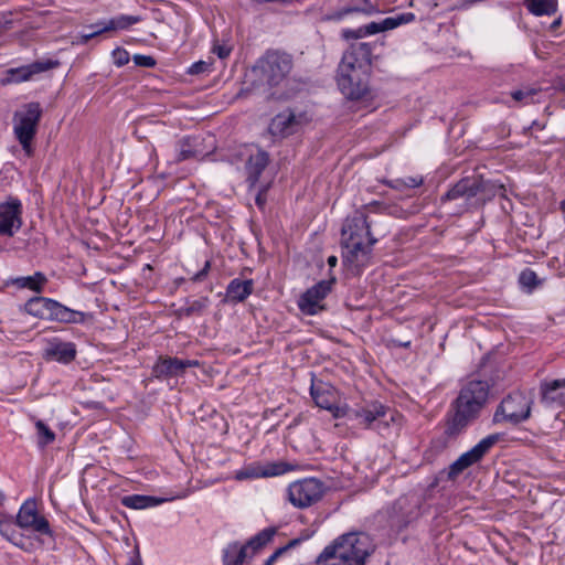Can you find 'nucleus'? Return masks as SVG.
I'll return each mask as SVG.
<instances>
[{
  "label": "nucleus",
  "instance_id": "nucleus-31",
  "mask_svg": "<svg viewBox=\"0 0 565 565\" xmlns=\"http://www.w3.org/2000/svg\"><path fill=\"white\" fill-rule=\"evenodd\" d=\"M247 557V546H241L238 543L230 544L223 554L224 565H243Z\"/></svg>",
  "mask_w": 565,
  "mask_h": 565
},
{
  "label": "nucleus",
  "instance_id": "nucleus-52",
  "mask_svg": "<svg viewBox=\"0 0 565 565\" xmlns=\"http://www.w3.org/2000/svg\"><path fill=\"white\" fill-rule=\"evenodd\" d=\"M212 51L220 58H226L231 53V47H228L226 45H214Z\"/></svg>",
  "mask_w": 565,
  "mask_h": 565
},
{
  "label": "nucleus",
  "instance_id": "nucleus-28",
  "mask_svg": "<svg viewBox=\"0 0 565 565\" xmlns=\"http://www.w3.org/2000/svg\"><path fill=\"white\" fill-rule=\"evenodd\" d=\"M46 281L47 278L45 275L41 271H36L32 276L13 278L10 282L21 289L25 288L35 292H41Z\"/></svg>",
  "mask_w": 565,
  "mask_h": 565
},
{
  "label": "nucleus",
  "instance_id": "nucleus-22",
  "mask_svg": "<svg viewBox=\"0 0 565 565\" xmlns=\"http://www.w3.org/2000/svg\"><path fill=\"white\" fill-rule=\"evenodd\" d=\"M269 163V156L266 151L258 149L248 157L245 164L246 182L248 188L253 189L259 181V177Z\"/></svg>",
  "mask_w": 565,
  "mask_h": 565
},
{
  "label": "nucleus",
  "instance_id": "nucleus-25",
  "mask_svg": "<svg viewBox=\"0 0 565 565\" xmlns=\"http://www.w3.org/2000/svg\"><path fill=\"white\" fill-rule=\"evenodd\" d=\"M355 418L359 425L364 428H371L376 420H383L384 415V405L374 402L367 404L365 407L354 411Z\"/></svg>",
  "mask_w": 565,
  "mask_h": 565
},
{
  "label": "nucleus",
  "instance_id": "nucleus-21",
  "mask_svg": "<svg viewBox=\"0 0 565 565\" xmlns=\"http://www.w3.org/2000/svg\"><path fill=\"white\" fill-rule=\"evenodd\" d=\"M57 62H34L29 65H23L7 71V76L3 79L4 84L21 83L32 78L33 75L54 68Z\"/></svg>",
  "mask_w": 565,
  "mask_h": 565
},
{
  "label": "nucleus",
  "instance_id": "nucleus-4",
  "mask_svg": "<svg viewBox=\"0 0 565 565\" xmlns=\"http://www.w3.org/2000/svg\"><path fill=\"white\" fill-rule=\"evenodd\" d=\"M371 554V541L363 532H350L324 547L316 565H364Z\"/></svg>",
  "mask_w": 565,
  "mask_h": 565
},
{
  "label": "nucleus",
  "instance_id": "nucleus-17",
  "mask_svg": "<svg viewBox=\"0 0 565 565\" xmlns=\"http://www.w3.org/2000/svg\"><path fill=\"white\" fill-rule=\"evenodd\" d=\"M196 360H180L178 358L160 356L152 369L156 377H170L183 374L188 367L198 366Z\"/></svg>",
  "mask_w": 565,
  "mask_h": 565
},
{
  "label": "nucleus",
  "instance_id": "nucleus-37",
  "mask_svg": "<svg viewBox=\"0 0 565 565\" xmlns=\"http://www.w3.org/2000/svg\"><path fill=\"white\" fill-rule=\"evenodd\" d=\"M395 509L407 510L403 515V522L407 524L418 516L419 505L417 502H411L407 498H401L396 501Z\"/></svg>",
  "mask_w": 565,
  "mask_h": 565
},
{
  "label": "nucleus",
  "instance_id": "nucleus-57",
  "mask_svg": "<svg viewBox=\"0 0 565 565\" xmlns=\"http://www.w3.org/2000/svg\"><path fill=\"white\" fill-rule=\"evenodd\" d=\"M286 552H287V547L281 546V547L277 548V550L271 554V556L277 561V558H278L279 556H281L284 553H286Z\"/></svg>",
  "mask_w": 565,
  "mask_h": 565
},
{
  "label": "nucleus",
  "instance_id": "nucleus-5",
  "mask_svg": "<svg viewBox=\"0 0 565 565\" xmlns=\"http://www.w3.org/2000/svg\"><path fill=\"white\" fill-rule=\"evenodd\" d=\"M503 185H498L482 175L466 177L459 180L446 194L443 201L463 200L466 209H478L495 196Z\"/></svg>",
  "mask_w": 565,
  "mask_h": 565
},
{
  "label": "nucleus",
  "instance_id": "nucleus-59",
  "mask_svg": "<svg viewBox=\"0 0 565 565\" xmlns=\"http://www.w3.org/2000/svg\"><path fill=\"white\" fill-rule=\"evenodd\" d=\"M327 262L330 267H334L338 263V259L335 256H329Z\"/></svg>",
  "mask_w": 565,
  "mask_h": 565
},
{
  "label": "nucleus",
  "instance_id": "nucleus-19",
  "mask_svg": "<svg viewBox=\"0 0 565 565\" xmlns=\"http://www.w3.org/2000/svg\"><path fill=\"white\" fill-rule=\"evenodd\" d=\"M540 395L541 402L548 407H565V379L541 382Z\"/></svg>",
  "mask_w": 565,
  "mask_h": 565
},
{
  "label": "nucleus",
  "instance_id": "nucleus-8",
  "mask_svg": "<svg viewBox=\"0 0 565 565\" xmlns=\"http://www.w3.org/2000/svg\"><path fill=\"white\" fill-rule=\"evenodd\" d=\"M532 404L533 401L524 393L513 392L500 403L493 419L495 423L504 420L516 425L530 417Z\"/></svg>",
  "mask_w": 565,
  "mask_h": 565
},
{
  "label": "nucleus",
  "instance_id": "nucleus-12",
  "mask_svg": "<svg viewBox=\"0 0 565 565\" xmlns=\"http://www.w3.org/2000/svg\"><path fill=\"white\" fill-rule=\"evenodd\" d=\"M335 278L320 280L311 288L307 289L298 300V307L305 315L313 316L326 309L322 301L332 290Z\"/></svg>",
  "mask_w": 565,
  "mask_h": 565
},
{
  "label": "nucleus",
  "instance_id": "nucleus-36",
  "mask_svg": "<svg viewBox=\"0 0 565 565\" xmlns=\"http://www.w3.org/2000/svg\"><path fill=\"white\" fill-rule=\"evenodd\" d=\"M195 139L190 137L181 139L177 145V161H184L198 157L200 153L195 149Z\"/></svg>",
  "mask_w": 565,
  "mask_h": 565
},
{
  "label": "nucleus",
  "instance_id": "nucleus-14",
  "mask_svg": "<svg viewBox=\"0 0 565 565\" xmlns=\"http://www.w3.org/2000/svg\"><path fill=\"white\" fill-rule=\"evenodd\" d=\"M22 224V204L19 199L9 198L0 204V235L12 237Z\"/></svg>",
  "mask_w": 565,
  "mask_h": 565
},
{
  "label": "nucleus",
  "instance_id": "nucleus-30",
  "mask_svg": "<svg viewBox=\"0 0 565 565\" xmlns=\"http://www.w3.org/2000/svg\"><path fill=\"white\" fill-rule=\"evenodd\" d=\"M525 8L534 15H552L557 11V0H524Z\"/></svg>",
  "mask_w": 565,
  "mask_h": 565
},
{
  "label": "nucleus",
  "instance_id": "nucleus-50",
  "mask_svg": "<svg viewBox=\"0 0 565 565\" xmlns=\"http://www.w3.org/2000/svg\"><path fill=\"white\" fill-rule=\"evenodd\" d=\"M402 179H403L405 188H408V189L418 188L424 182L423 177H405Z\"/></svg>",
  "mask_w": 565,
  "mask_h": 565
},
{
  "label": "nucleus",
  "instance_id": "nucleus-64",
  "mask_svg": "<svg viewBox=\"0 0 565 565\" xmlns=\"http://www.w3.org/2000/svg\"><path fill=\"white\" fill-rule=\"evenodd\" d=\"M3 499H4V495H3V493L0 491V502H2V501H3Z\"/></svg>",
  "mask_w": 565,
  "mask_h": 565
},
{
  "label": "nucleus",
  "instance_id": "nucleus-32",
  "mask_svg": "<svg viewBox=\"0 0 565 565\" xmlns=\"http://www.w3.org/2000/svg\"><path fill=\"white\" fill-rule=\"evenodd\" d=\"M376 8L372 4L370 0H363L362 6H349L345 8L340 9L335 13H333L331 17H329L330 20H342L344 17L352 14V13H363L366 15H372L376 13Z\"/></svg>",
  "mask_w": 565,
  "mask_h": 565
},
{
  "label": "nucleus",
  "instance_id": "nucleus-35",
  "mask_svg": "<svg viewBox=\"0 0 565 565\" xmlns=\"http://www.w3.org/2000/svg\"><path fill=\"white\" fill-rule=\"evenodd\" d=\"M312 399L316 405L323 409H331L333 405V395L329 390H321L319 385L312 384L310 388Z\"/></svg>",
  "mask_w": 565,
  "mask_h": 565
},
{
  "label": "nucleus",
  "instance_id": "nucleus-55",
  "mask_svg": "<svg viewBox=\"0 0 565 565\" xmlns=\"http://www.w3.org/2000/svg\"><path fill=\"white\" fill-rule=\"evenodd\" d=\"M10 542H12L14 545L21 547V548H25L26 550V546L24 544V539L23 536L20 534V533H15L13 540H11Z\"/></svg>",
  "mask_w": 565,
  "mask_h": 565
},
{
  "label": "nucleus",
  "instance_id": "nucleus-29",
  "mask_svg": "<svg viewBox=\"0 0 565 565\" xmlns=\"http://www.w3.org/2000/svg\"><path fill=\"white\" fill-rule=\"evenodd\" d=\"M210 305L209 297H201L195 300H188L186 303L175 310L178 318H189L192 316H200Z\"/></svg>",
  "mask_w": 565,
  "mask_h": 565
},
{
  "label": "nucleus",
  "instance_id": "nucleus-27",
  "mask_svg": "<svg viewBox=\"0 0 565 565\" xmlns=\"http://www.w3.org/2000/svg\"><path fill=\"white\" fill-rule=\"evenodd\" d=\"M164 501L166 499L162 498L140 494L126 495L121 499V503L124 507L136 510L156 507Z\"/></svg>",
  "mask_w": 565,
  "mask_h": 565
},
{
  "label": "nucleus",
  "instance_id": "nucleus-34",
  "mask_svg": "<svg viewBox=\"0 0 565 565\" xmlns=\"http://www.w3.org/2000/svg\"><path fill=\"white\" fill-rule=\"evenodd\" d=\"M53 299L45 297H33L25 303V311L34 317H44L50 315V303Z\"/></svg>",
  "mask_w": 565,
  "mask_h": 565
},
{
  "label": "nucleus",
  "instance_id": "nucleus-13",
  "mask_svg": "<svg viewBox=\"0 0 565 565\" xmlns=\"http://www.w3.org/2000/svg\"><path fill=\"white\" fill-rule=\"evenodd\" d=\"M17 525L21 529H31L40 534L52 535L50 523L39 514L34 499H29L21 505L17 515Z\"/></svg>",
  "mask_w": 565,
  "mask_h": 565
},
{
  "label": "nucleus",
  "instance_id": "nucleus-3",
  "mask_svg": "<svg viewBox=\"0 0 565 565\" xmlns=\"http://www.w3.org/2000/svg\"><path fill=\"white\" fill-rule=\"evenodd\" d=\"M489 384L486 381L471 380L466 383L451 404L452 415L446 427L448 436L459 435L471 422L478 418L489 396Z\"/></svg>",
  "mask_w": 565,
  "mask_h": 565
},
{
  "label": "nucleus",
  "instance_id": "nucleus-63",
  "mask_svg": "<svg viewBox=\"0 0 565 565\" xmlns=\"http://www.w3.org/2000/svg\"><path fill=\"white\" fill-rule=\"evenodd\" d=\"M561 209L565 212V200L561 202Z\"/></svg>",
  "mask_w": 565,
  "mask_h": 565
},
{
  "label": "nucleus",
  "instance_id": "nucleus-41",
  "mask_svg": "<svg viewBox=\"0 0 565 565\" xmlns=\"http://www.w3.org/2000/svg\"><path fill=\"white\" fill-rule=\"evenodd\" d=\"M519 281L523 287H527L530 289L535 288L539 285L536 274L531 269H524L519 277Z\"/></svg>",
  "mask_w": 565,
  "mask_h": 565
},
{
  "label": "nucleus",
  "instance_id": "nucleus-11",
  "mask_svg": "<svg viewBox=\"0 0 565 565\" xmlns=\"http://www.w3.org/2000/svg\"><path fill=\"white\" fill-rule=\"evenodd\" d=\"M500 436L498 434L489 435L481 439L470 450L463 452L455 460L448 469L447 477L449 480H455L460 473L467 468L479 462L486 454L499 441Z\"/></svg>",
  "mask_w": 565,
  "mask_h": 565
},
{
  "label": "nucleus",
  "instance_id": "nucleus-39",
  "mask_svg": "<svg viewBox=\"0 0 565 565\" xmlns=\"http://www.w3.org/2000/svg\"><path fill=\"white\" fill-rule=\"evenodd\" d=\"M35 427L39 435L38 444L40 447H45L55 440L54 431L49 426H46L42 420H36Z\"/></svg>",
  "mask_w": 565,
  "mask_h": 565
},
{
  "label": "nucleus",
  "instance_id": "nucleus-26",
  "mask_svg": "<svg viewBox=\"0 0 565 565\" xmlns=\"http://www.w3.org/2000/svg\"><path fill=\"white\" fill-rule=\"evenodd\" d=\"M254 284L252 279H233L226 289V296L231 301L242 302L253 292Z\"/></svg>",
  "mask_w": 565,
  "mask_h": 565
},
{
  "label": "nucleus",
  "instance_id": "nucleus-51",
  "mask_svg": "<svg viewBox=\"0 0 565 565\" xmlns=\"http://www.w3.org/2000/svg\"><path fill=\"white\" fill-rule=\"evenodd\" d=\"M395 21L398 22V26L402 24L409 23L414 21L415 14L412 12L401 13L394 17Z\"/></svg>",
  "mask_w": 565,
  "mask_h": 565
},
{
  "label": "nucleus",
  "instance_id": "nucleus-61",
  "mask_svg": "<svg viewBox=\"0 0 565 565\" xmlns=\"http://www.w3.org/2000/svg\"><path fill=\"white\" fill-rule=\"evenodd\" d=\"M559 24H561V19L555 20V21L553 22L552 26H553V28H556V26H558Z\"/></svg>",
  "mask_w": 565,
  "mask_h": 565
},
{
  "label": "nucleus",
  "instance_id": "nucleus-56",
  "mask_svg": "<svg viewBox=\"0 0 565 565\" xmlns=\"http://www.w3.org/2000/svg\"><path fill=\"white\" fill-rule=\"evenodd\" d=\"M127 565H142L140 555L138 552H136L135 556L130 558L129 563Z\"/></svg>",
  "mask_w": 565,
  "mask_h": 565
},
{
  "label": "nucleus",
  "instance_id": "nucleus-24",
  "mask_svg": "<svg viewBox=\"0 0 565 565\" xmlns=\"http://www.w3.org/2000/svg\"><path fill=\"white\" fill-rule=\"evenodd\" d=\"M49 303H50L49 317L53 320L64 322V323H83L87 318V313L70 309L66 306L57 302L56 300H53V302H49Z\"/></svg>",
  "mask_w": 565,
  "mask_h": 565
},
{
  "label": "nucleus",
  "instance_id": "nucleus-6",
  "mask_svg": "<svg viewBox=\"0 0 565 565\" xmlns=\"http://www.w3.org/2000/svg\"><path fill=\"white\" fill-rule=\"evenodd\" d=\"M42 117V108L39 103L25 104L13 115V131L24 152L32 153V141L38 131V125Z\"/></svg>",
  "mask_w": 565,
  "mask_h": 565
},
{
  "label": "nucleus",
  "instance_id": "nucleus-54",
  "mask_svg": "<svg viewBox=\"0 0 565 565\" xmlns=\"http://www.w3.org/2000/svg\"><path fill=\"white\" fill-rule=\"evenodd\" d=\"M385 184L388 185L392 189H395V190H403V189H405V185H404V182H403L402 178L390 180V181H385Z\"/></svg>",
  "mask_w": 565,
  "mask_h": 565
},
{
  "label": "nucleus",
  "instance_id": "nucleus-15",
  "mask_svg": "<svg viewBox=\"0 0 565 565\" xmlns=\"http://www.w3.org/2000/svg\"><path fill=\"white\" fill-rule=\"evenodd\" d=\"M140 21V18L137 15H126L121 14L115 18H111L108 21H98L95 24H92L89 29L90 32L82 33L81 41L82 43H87L90 39L110 31H120L130 28L132 24H136Z\"/></svg>",
  "mask_w": 565,
  "mask_h": 565
},
{
  "label": "nucleus",
  "instance_id": "nucleus-49",
  "mask_svg": "<svg viewBox=\"0 0 565 565\" xmlns=\"http://www.w3.org/2000/svg\"><path fill=\"white\" fill-rule=\"evenodd\" d=\"M365 35H372L384 31L382 22H371L363 26Z\"/></svg>",
  "mask_w": 565,
  "mask_h": 565
},
{
  "label": "nucleus",
  "instance_id": "nucleus-38",
  "mask_svg": "<svg viewBox=\"0 0 565 565\" xmlns=\"http://www.w3.org/2000/svg\"><path fill=\"white\" fill-rule=\"evenodd\" d=\"M384 415L385 416L382 417L383 420L374 422V425H372V427H371V429L376 430L381 435H384L387 433V430L390 428V424L395 422L397 413L395 411L384 406Z\"/></svg>",
  "mask_w": 565,
  "mask_h": 565
},
{
  "label": "nucleus",
  "instance_id": "nucleus-43",
  "mask_svg": "<svg viewBox=\"0 0 565 565\" xmlns=\"http://www.w3.org/2000/svg\"><path fill=\"white\" fill-rule=\"evenodd\" d=\"M341 35H342V39H344L347 41L353 40V39L358 40V39H362V38L366 36L363 26H360L355 30L344 29L342 31Z\"/></svg>",
  "mask_w": 565,
  "mask_h": 565
},
{
  "label": "nucleus",
  "instance_id": "nucleus-40",
  "mask_svg": "<svg viewBox=\"0 0 565 565\" xmlns=\"http://www.w3.org/2000/svg\"><path fill=\"white\" fill-rule=\"evenodd\" d=\"M539 89L533 87H523L521 89L513 90L511 93V97L515 102H522L524 104H529L532 100L533 96L536 95Z\"/></svg>",
  "mask_w": 565,
  "mask_h": 565
},
{
  "label": "nucleus",
  "instance_id": "nucleus-48",
  "mask_svg": "<svg viewBox=\"0 0 565 565\" xmlns=\"http://www.w3.org/2000/svg\"><path fill=\"white\" fill-rule=\"evenodd\" d=\"M210 268H211V262L206 260L203 268L200 271H198L196 274H194L191 277V280L194 282L203 281L206 278V276L210 271Z\"/></svg>",
  "mask_w": 565,
  "mask_h": 565
},
{
  "label": "nucleus",
  "instance_id": "nucleus-10",
  "mask_svg": "<svg viewBox=\"0 0 565 565\" xmlns=\"http://www.w3.org/2000/svg\"><path fill=\"white\" fill-rule=\"evenodd\" d=\"M500 436L498 434L489 435L481 439L470 450L463 452L455 460L448 469L447 477L449 480H455L460 473L467 468L479 462L486 454L499 441Z\"/></svg>",
  "mask_w": 565,
  "mask_h": 565
},
{
  "label": "nucleus",
  "instance_id": "nucleus-2",
  "mask_svg": "<svg viewBox=\"0 0 565 565\" xmlns=\"http://www.w3.org/2000/svg\"><path fill=\"white\" fill-rule=\"evenodd\" d=\"M341 235L343 262L360 270L366 265L372 246L377 242L371 233V223L363 210H356L353 215L345 218Z\"/></svg>",
  "mask_w": 565,
  "mask_h": 565
},
{
  "label": "nucleus",
  "instance_id": "nucleus-58",
  "mask_svg": "<svg viewBox=\"0 0 565 565\" xmlns=\"http://www.w3.org/2000/svg\"><path fill=\"white\" fill-rule=\"evenodd\" d=\"M299 543H300L299 539H294V540L289 541L288 544H286L284 547H287V551H288V550L297 546Z\"/></svg>",
  "mask_w": 565,
  "mask_h": 565
},
{
  "label": "nucleus",
  "instance_id": "nucleus-16",
  "mask_svg": "<svg viewBox=\"0 0 565 565\" xmlns=\"http://www.w3.org/2000/svg\"><path fill=\"white\" fill-rule=\"evenodd\" d=\"M290 469L291 467L284 461L267 462L265 465L253 463L236 471L235 479L242 481L254 478L276 477L286 473Z\"/></svg>",
  "mask_w": 565,
  "mask_h": 565
},
{
  "label": "nucleus",
  "instance_id": "nucleus-1",
  "mask_svg": "<svg viewBox=\"0 0 565 565\" xmlns=\"http://www.w3.org/2000/svg\"><path fill=\"white\" fill-rule=\"evenodd\" d=\"M292 67L294 60L290 54L268 50L246 73L245 90L265 99L285 98L278 88L287 81Z\"/></svg>",
  "mask_w": 565,
  "mask_h": 565
},
{
  "label": "nucleus",
  "instance_id": "nucleus-42",
  "mask_svg": "<svg viewBox=\"0 0 565 565\" xmlns=\"http://www.w3.org/2000/svg\"><path fill=\"white\" fill-rule=\"evenodd\" d=\"M212 63L206 61H199L193 63L188 73L191 75H199L211 71Z\"/></svg>",
  "mask_w": 565,
  "mask_h": 565
},
{
  "label": "nucleus",
  "instance_id": "nucleus-20",
  "mask_svg": "<svg viewBox=\"0 0 565 565\" xmlns=\"http://www.w3.org/2000/svg\"><path fill=\"white\" fill-rule=\"evenodd\" d=\"M301 124V116H297L290 109L276 115L269 125V132L275 137H287L297 131Z\"/></svg>",
  "mask_w": 565,
  "mask_h": 565
},
{
  "label": "nucleus",
  "instance_id": "nucleus-46",
  "mask_svg": "<svg viewBox=\"0 0 565 565\" xmlns=\"http://www.w3.org/2000/svg\"><path fill=\"white\" fill-rule=\"evenodd\" d=\"M268 188L269 184L263 185L255 196V203L260 210H264L266 206Z\"/></svg>",
  "mask_w": 565,
  "mask_h": 565
},
{
  "label": "nucleus",
  "instance_id": "nucleus-47",
  "mask_svg": "<svg viewBox=\"0 0 565 565\" xmlns=\"http://www.w3.org/2000/svg\"><path fill=\"white\" fill-rule=\"evenodd\" d=\"M0 533L8 541H11V540H13L17 531L13 529V526L10 523L0 522Z\"/></svg>",
  "mask_w": 565,
  "mask_h": 565
},
{
  "label": "nucleus",
  "instance_id": "nucleus-60",
  "mask_svg": "<svg viewBox=\"0 0 565 565\" xmlns=\"http://www.w3.org/2000/svg\"><path fill=\"white\" fill-rule=\"evenodd\" d=\"M276 559L270 555L264 563V565H274Z\"/></svg>",
  "mask_w": 565,
  "mask_h": 565
},
{
  "label": "nucleus",
  "instance_id": "nucleus-23",
  "mask_svg": "<svg viewBox=\"0 0 565 565\" xmlns=\"http://www.w3.org/2000/svg\"><path fill=\"white\" fill-rule=\"evenodd\" d=\"M76 356V347L72 342L54 340L44 350V358L50 361L68 364Z\"/></svg>",
  "mask_w": 565,
  "mask_h": 565
},
{
  "label": "nucleus",
  "instance_id": "nucleus-44",
  "mask_svg": "<svg viewBox=\"0 0 565 565\" xmlns=\"http://www.w3.org/2000/svg\"><path fill=\"white\" fill-rule=\"evenodd\" d=\"M114 62L117 66H124L129 62V54L124 49H116L113 52Z\"/></svg>",
  "mask_w": 565,
  "mask_h": 565
},
{
  "label": "nucleus",
  "instance_id": "nucleus-18",
  "mask_svg": "<svg viewBox=\"0 0 565 565\" xmlns=\"http://www.w3.org/2000/svg\"><path fill=\"white\" fill-rule=\"evenodd\" d=\"M341 63L348 65L352 64L354 67L370 72L372 65L371 44L366 42L352 43L344 52Z\"/></svg>",
  "mask_w": 565,
  "mask_h": 565
},
{
  "label": "nucleus",
  "instance_id": "nucleus-45",
  "mask_svg": "<svg viewBox=\"0 0 565 565\" xmlns=\"http://www.w3.org/2000/svg\"><path fill=\"white\" fill-rule=\"evenodd\" d=\"M134 62L137 66L141 67H153L156 65V60L149 55L136 54Z\"/></svg>",
  "mask_w": 565,
  "mask_h": 565
},
{
  "label": "nucleus",
  "instance_id": "nucleus-33",
  "mask_svg": "<svg viewBox=\"0 0 565 565\" xmlns=\"http://www.w3.org/2000/svg\"><path fill=\"white\" fill-rule=\"evenodd\" d=\"M276 533V527H266L249 539L244 546H247V550L250 548L253 553H256L266 546L274 539Z\"/></svg>",
  "mask_w": 565,
  "mask_h": 565
},
{
  "label": "nucleus",
  "instance_id": "nucleus-7",
  "mask_svg": "<svg viewBox=\"0 0 565 565\" xmlns=\"http://www.w3.org/2000/svg\"><path fill=\"white\" fill-rule=\"evenodd\" d=\"M370 72L340 63L337 82L341 93L351 100H367L372 93L369 86Z\"/></svg>",
  "mask_w": 565,
  "mask_h": 565
},
{
  "label": "nucleus",
  "instance_id": "nucleus-9",
  "mask_svg": "<svg viewBox=\"0 0 565 565\" xmlns=\"http://www.w3.org/2000/svg\"><path fill=\"white\" fill-rule=\"evenodd\" d=\"M323 492V482L316 478H305L289 484L288 500L294 507L306 509L317 503Z\"/></svg>",
  "mask_w": 565,
  "mask_h": 565
},
{
  "label": "nucleus",
  "instance_id": "nucleus-53",
  "mask_svg": "<svg viewBox=\"0 0 565 565\" xmlns=\"http://www.w3.org/2000/svg\"><path fill=\"white\" fill-rule=\"evenodd\" d=\"M384 31L393 30L398 26V22L395 21L394 17H388L382 21Z\"/></svg>",
  "mask_w": 565,
  "mask_h": 565
},
{
  "label": "nucleus",
  "instance_id": "nucleus-62",
  "mask_svg": "<svg viewBox=\"0 0 565 565\" xmlns=\"http://www.w3.org/2000/svg\"><path fill=\"white\" fill-rule=\"evenodd\" d=\"M534 127H537L539 129H542V128H543V127H541L536 121H533V122H532L531 128H534Z\"/></svg>",
  "mask_w": 565,
  "mask_h": 565
}]
</instances>
